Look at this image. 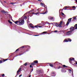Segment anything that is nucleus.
Here are the masks:
<instances>
[{
    "label": "nucleus",
    "instance_id": "nucleus-1",
    "mask_svg": "<svg viewBox=\"0 0 77 77\" xmlns=\"http://www.w3.org/2000/svg\"><path fill=\"white\" fill-rule=\"evenodd\" d=\"M14 23L17 25H18V24H18V23H19V25H20V26H21V25H23V24H24V20H21L19 21H16L14 22Z\"/></svg>",
    "mask_w": 77,
    "mask_h": 77
},
{
    "label": "nucleus",
    "instance_id": "nucleus-2",
    "mask_svg": "<svg viewBox=\"0 0 77 77\" xmlns=\"http://www.w3.org/2000/svg\"><path fill=\"white\" fill-rule=\"evenodd\" d=\"M34 10H32L29 11V14H34V15H37V14H38V13L37 12L36 13H35L34 12H32Z\"/></svg>",
    "mask_w": 77,
    "mask_h": 77
},
{
    "label": "nucleus",
    "instance_id": "nucleus-3",
    "mask_svg": "<svg viewBox=\"0 0 77 77\" xmlns=\"http://www.w3.org/2000/svg\"><path fill=\"white\" fill-rule=\"evenodd\" d=\"M71 41H72L71 39L70 38H68L67 39H65L63 41V42H69H69H71Z\"/></svg>",
    "mask_w": 77,
    "mask_h": 77
},
{
    "label": "nucleus",
    "instance_id": "nucleus-4",
    "mask_svg": "<svg viewBox=\"0 0 77 77\" xmlns=\"http://www.w3.org/2000/svg\"><path fill=\"white\" fill-rule=\"evenodd\" d=\"M72 33V31H69L67 32L66 33V35H68V36H70L71 35Z\"/></svg>",
    "mask_w": 77,
    "mask_h": 77
},
{
    "label": "nucleus",
    "instance_id": "nucleus-5",
    "mask_svg": "<svg viewBox=\"0 0 77 77\" xmlns=\"http://www.w3.org/2000/svg\"><path fill=\"white\" fill-rule=\"evenodd\" d=\"M71 20H72V18H70L68 19V22H67L66 24V26H68V24H69V23H71Z\"/></svg>",
    "mask_w": 77,
    "mask_h": 77
},
{
    "label": "nucleus",
    "instance_id": "nucleus-6",
    "mask_svg": "<svg viewBox=\"0 0 77 77\" xmlns=\"http://www.w3.org/2000/svg\"><path fill=\"white\" fill-rule=\"evenodd\" d=\"M23 48H24V47L23 46L22 47H21L20 48H19L17 49L16 51H15V53H16V52H17V51H18V50H20V51H22L23 50Z\"/></svg>",
    "mask_w": 77,
    "mask_h": 77
},
{
    "label": "nucleus",
    "instance_id": "nucleus-7",
    "mask_svg": "<svg viewBox=\"0 0 77 77\" xmlns=\"http://www.w3.org/2000/svg\"><path fill=\"white\" fill-rule=\"evenodd\" d=\"M74 60V58H70L69 59V62L70 63H72V61Z\"/></svg>",
    "mask_w": 77,
    "mask_h": 77
},
{
    "label": "nucleus",
    "instance_id": "nucleus-8",
    "mask_svg": "<svg viewBox=\"0 0 77 77\" xmlns=\"http://www.w3.org/2000/svg\"><path fill=\"white\" fill-rule=\"evenodd\" d=\"M21 68H20L17 71V74L16 75V77H17V75H18V73L21 71Z\"/></svg>",
    "mask_w": 77,
    "mask_h": 77
},
{
    "label": "nucleus",
    "instance_id": "nucleus-9",
    "mask_svg": "<svg viewBox=\"0 0 77 77\" xmlns=\"http://www.w3.org/2000/svg\"><path fill=\"white\" fill-rule=\"evenodd\" d=\"M74 27H71V28L70 29V31L71 32H72V31H73L74 30H75V29H74Z\"/></svg>",
    "mask_w": 77,
    "mask_h": 77
},
{
    "label": "nucleus",
    "instance_id": "nucleus-10",
    "mask_svg": "<svg viewBox=\"0 0 77 77\" xmlns=\"http://www.w3.org/2000/svg\"><path fill=\"white\" fill-rule=\"evenodd\" d=\"M59 65V63L57 62H56L54 63V65L55 66H56V65Z\"/></svg>",
    "mask_w": 77,
    "mask_h": 77
},
{
    "label": "nucleus",
    "instance_id": "nucleus-11",
    "mask_svg": "<svg viewBox=\"0 0 77 77\" xmlns=\"http://www.w3.org/2000/svg\"><path fill=\"white\" fill-rule=\"evenodd\" d=\"M1 12H2V13H4V14H6V13H7V14H8V13L7 11H5L3 10H2L1 11Z\"/></svg>",
    "mask_w": 77,
    "mask_h": 77
},
{
    "label": "nucleus",
    "instance_id": "nucleus-12",
    "mask_svg": "<svg viewBox=\"0 0 77 77\" xmlns=\"http://www.w3.org/2000/svg\"><path fill=\"white\" fill-rule=\"evenodd\" d=\"M73 18L72 20V21H75V20H76V17H73Z\"/></svg>",
    "mask_w": 77,
    "mask_h": 77
},
{
    "label": "nucleus",
    "instance_id": "nucleus-13",
    "mask_svg": "<svg viewBox=\"0 0 77 77\" xmlns=\"http://www.w3.org/2000/svg\"><path fill=\"white\" fill-rule=\"evenodd\" d=\"M47 12H48V11H47V10H46L45 12L43 13H39V14H45L47 13Z\"/></svg>",
    "mask_w": 77,
    "mask_h": 77
},
{
    "label": "nucleus",
    "instance_id": "nucleus-14",
    "mask_svg": "<svg viewBox=\"0 0 77 77\" xmlns=\"http://www.w3.org/2000/svg\"><path fill=\"white\" fill-rule=\"evenodd\" d=\"M0 59H2V60H3V61H4V62H5V61H6V60H8V59H3L2 58H0Z\"/></svg>",
    "mask_w": 77,
    "mask_h": 77
},
{
    "label": "nucleus",
    "instance_id": "nucleus-15",
    "mask_svg": "<svg viewBox=\"0 0 77 77\" xmlns=\"http://www.w3.org/2000/svg\"><path fill=\"white\" fill-rule=\"evenodd\" d=\"M53 24H56L55 26H56L57 27H59V25L57 23H54Z\"/></svg>",
    "mask_w": 77,
    "mask_h": 77
},
{
    "label": "nucleus",
    "instance_id": "nucleus-16",
    "mask_svg": "<svg viewBox=\"0 0 77 77\" xmlns=\"http://www.w3.org/2000/svg\"><path fill=\"white\" fill-rule=\"evenodd\" d=\"M74 29H77V24H76L74 26Z\"/></svg>",
    "mask_w": 77,
    "mask_h": 77
},
{
    "label": "nucleus",
    "instance_id": "nucleus-17",
    "mask_svg": "<svg viewBox=\"0 0 77 77\" xmlns=\"http://www.w3.org/2000/svg\"><path fill=\"white\" fill-rule=\"evenodd\" d=\"M33 62L34 63H38V61L37 60H34Z\"/></svg>",
    "mask_w": 77,
    "mask_h": 77
},
{
    "label": "nucleus",
    "instance_id": "nucleus-18",
    "mask_svg": "<svg viewBox=\"0 0 77 77\" xmlns=\"http://www.w3.org/2000/svg\"><path fill=\"white\" fill-rule=\"evenodd\" d=\"M67 8H68V7L67 6H65L63 9H63H64L65 10H67V9H66Z\"/></svg>",
    "mask_w": 77,
    "mask_h": 77
},
{
    "label": "nucleus",
    "instance_id": "nucleus-19",
    "mask_svg": "<svg viewBox=\"0 0 77 77\" xmlns=\"http://www.w3.org/2000/svg\"><path fill=\"white\" fill-rule=\"evenodd\" d=\"M37 11L38 12H41V8H38L37 9Z\"/></svg>",
    "mask_w": 77,
    "mask_h": 77
},
{
    "label": "nucleus",
    "instance_id": "nucleus-20",
    "mask_svg": "<svg viewBox=\"0 0 77 77\" xmlns=\"http://www.w3.org/2000/svg\"><path fill=\"white\" fill-rule=\"evenodd\" d=\"M58 27H60L61 28H62V24L60 23L58 25Z\"/></svg>",
    "mask_w": 77,
    "mask_h": 77
},
{
    "label": "nucleus",
    "instance_id": "nucleus-21",
    "mask_svg": "<svg viewBox=\"0 0 77 77\" xmlns=\"http://www.w3.org/2000/svg\"><path fill=\"white\" fill-rule=\"evenodd\" d=\"M30 27H31V28H32V29H35V27H34L33 26H30Z\"/></svg>",
    "mask_w": 77,
    "mask_h": 77
},
{
    "label": "nucleus",
    "instance_id": "nucleus-22",
    "mask_svg": "<svg viewBox=\"0 0 77 77\" xmlns=\"http://www.w3.org/2000/svg\"><path fill=\"white\" fill-rule=\"evenodd\" d=\"M31 64L32 65H33V66H34V65H35V63H34V62L31 63Z\"/></svg>",
    "mask_w": 77,
    "mask_h": 77
},
{
    "label": "nucleus",
    "instance_id": "nucleus-23",
    "mask_svg": "<svg viewBox=\"0 0 77 77\" xmlns=\"http://www.w3.org/2000/svg\"><path fill=\"white\" fill-rule=\"evenodd\" d=\"M49 66H50L51 67H53V64H49Z\"/></svg>",
    "mask_w": 77,
    "mask_h": 77
},
{
    "label": "nucleus",
    "instance_id": "nucleus-24",
    "mask_svg": "<svg viewBox=\"0 0 77 77\" xmlns=\"http://www.w3.org/2000/svg\"><path fill=\"white\" fill-rule=\"evenodd\" d=\"M8 23H10V24H12V22H11L9 20H8Z\"/></svg>",
    "mask_w": 77,
    "mask_h": 77
},
{
    "label": "nucleus",
    "instance_id": "nucleus-25",
    "mask_svg": "<svg viewBox=\"0 0 77 77\" xmlns=\"http://www.w3.org/2000/svg\"><path fill=\"white\" fill-rule=\"evenodd\" d=\"M23 65H24V66H27V63H25L23 64Z\"/></svg>",
    "mask_w": 77,
    "mask_h": 77
},
{
    "label": "nucleus",
    "instance_id": "nucleus-26",
    "mask_svg": "<svg viewBox=\"0 0 77 77\" xmlns=\"http://www.w3.org/2000/svg\"><path fill=\"white\" fill-rule=\"evenodd\" d=\"M34 27H35L36 28H38V25L35 26H34Z\"/></svg>",
    "mask_w": 77,
    "mask_h": 77
},
{
    "label": "nucleus",
    "instance_id": "nucleus-27",
    "mask_svg": "<svg viewBox=\"0 0 77 77\" xmlns=\"http://www.w3.org/2000/svg\"><path fill=\"white\" fill-rule=\"evenodd\" d=\"M2 60H1L0 61V63H2V62H4L3 61L2 62Z\"/></svg>",
    "mask_w": 77,
    "mask_h": 77
},
{
    "label": "nucleus",
    "instance_id": "nucleus-28",
    "mask_svg": "<svg viewBox=\"0 0 77 77\" xmlns=\"http://www.w3.org/2000/svg\"><path fill=\"white\" fill-rule=\"evenodd\" d=\"M63 67H64V68L65 67H68V66H66L65 65H63Z\"/></svg>",
    "mask_w": 77,
    "mask_h": 77
},
{
    "label": "nucleus",
    "instance_id": "nucleus-29",
    "mask_svg": "<svg viewBox=\"0 0 77 77\" xmlns=\"http://www.w3.org/2000/svg\"><path fill=\"white\" fill-rule=\"evenodd\" d=\"M40 5H42V6H44V4H43V3H40Z\"/></svg>",
    "mask_w": 77,
    "mask_h": 77
},
{
    "label": "nucleus",
    "instance_id": "nucleus-30",
    "mask_svg": "<svg viewBox=\"0 0 77 77\" xmlns=\"http://www.w3.org/2000/svg\"><path fill=\"white\" fill-rule=\"evenodd\" d=\"M52 74H53V75H54V74H55V72H52Z\"/></svg>",
    "mask_w": 77,
    "mask_h": 77
},
{
    "label": "nucleus",
    "instance_id": "nucleus-31",
    "mask_svg": "<svg viewBox=\"0 0 77 77\" xmlns=\"http://www.w3.org/2000/svg\"><path fill=\"white\" fill-rule=\"evenodd\" d=\"M10 4H11V5H14V4H15V3L14 2L11 3Z\"/></svg>",
    "mask_w": 77,
    "mask_h": 77
},
{
    "label": "nucleus",
    "instance_id": "nucleus-32",
    "mask_svg": "<svg viewBox=\"0 0 77 77\" xmlns=\"http://www.w3.org/2000/svg\"><path fill=\"white\" fill-rule=\"evenodd\" d=\"M47 32H44L42 33H41L42 34V33H47Z\"/></svg>",
    "mask_w": 77,
    "mask_h": 77
},
{
    "label": "nucleus",
    "instance_id": "nucleus-33",
    "mask_svg": "<svg viewBox=\"0 0 77 77\" xmlns=\"http://www.w3.org/2000/svg\"><path fill=\"white\" fill-rule=\"evenodd\" d=\"M62 23H63V22H62V21H60V24H62Z\"/></svg>",
    "mask_w": 77,
    "mask_h": 77
},
{
    "label": "nucleus",
    "instance_id": "nucleus-34",
    "mask_svg": "<svg viewBox=\"0 0 77 77\" xmlns=\"http://www.w3.org/2000/svg\"><path fill=\"white\" fill-rule=\"evenodd\" d=\"M2 77H5V74H3L2 75Z\"/></svg>",
    "mask_w": 77,
    "mask_h": 77
},
{
    "label": "nucleus",
    "instance_id": "nucleus-35",
    "mask_svg": "<svg viewBox=\"0 0 77 77\" xmlns=\"http://www.w3.org/2000/svg\"><path fill=\"white\" fill-rule=\"evenodd\" d=\"M61 14L62 15H65V14L63 13H61Z\"/></svg>",
    "mask_w": 77,
    "mask_h": 77
},
{
    "label": "nucleus",
    "instance_id": "nucleus-36",
    "mask_svg": "<svg viewBox=\"0 0 77 77\" xmlns=\"http://www.w3.org/2000/svg\"><path fill=\"white\" fill-rule=\"evenodd\" d=\"M53 32H57V30H55L54 31H53Z\"/></svg>",
    "mask_w": 77,
    "mask_h": 77
},
{
    "label": "nucleus",
    "instance_id": "nucleus-37",
    "mask_svg": "<svg viewBox=\"0 0 77 77\" xmlns=\"http://www.w3.org/2000/svg\"><path fill=\"white\" fill-rule=\"evenodd\" d=\"M30 68H32V64L30 65Z\"/></svg>",
    "mask_w": 77,
    "mask_h": 77
},
{
    "label": "nucleus",
    "instance_id": "nucleus-38",
    "mask_svg": "<svg viewBox=\"0 0 77 77\" xmlns=\"http://www.w3.org/2000/svg\"><path fill=\"white\" fill-rule=\"evenodd\" d=\"M24 18L25 19H27V16H25Z\"/></svg>",
    "mask_w": 77,
    "mask_h": 77
},
{
    "label": "nucleus",
    "instance_id": "nucleus-39",
    "mask_svg": "<svg viewBox=\"0 0 77 77\" xmlns=\"http://www.w3.org/2000/svg\"><path fill=\"white\" fill-rule=\"evenodd\" d=\"M27 48H28L29 49L30 48V46H27Z\"/></svg>",
    "mask_w": 77,
    "mask_h": 77
},
{
    "label": "nucleus",
    "instance_id": "nucleus-40",
    "mask_svg": "<svg viewBox=\"0 0 77 77\" xmlns=\"http://www.w3.org/2000/svg\"><path fill=\"white\" fill-rule=\"evenodd\" d=\"M24 53L23 52V53ZM19 54V56H21V55H22V54Z\"/></svg>",
    "mask_w": 77,
    "mask_h": 77
},
{
    "label": "nucleus",
    "instance_id": "nucleus-41",
    "mask_svg": "<svg viewBox=\"0 0 77 77\" xmlns=\"http://www.w3.org/2000/svg\"><path fill=\"white\" fill-rule=\"evenodd\" d=\"M69 72H71V69H69Z\"/></svg>",
    "mask_w": 77,
    "mask_h": 77
},
{
    "label": "nucleus",
    "instance_id": "nucleus-42",
    "mask_svg": "<svg viewBox=\"0 0 77 77\" xmlns=\"http://www.w3.org/2000/svg\"><path fill=\"white\" fill-rule=\"evenodd\" d=\"M75 8V6H72V8Z\"/></svg>",
    "mask_w": 77,
    "mask_h": 77
},
{
    "label": "nucleus",
    "instance_id": "nucleus-43",
    "mask_svg": "<svg viewBox=\"0 0 77 77\" xmlns=\"http://www.w3.org/2000/svg\"><path fill=\"white\" fill-rule=\"evenodd\" d=\"M34 36H39V35H35Z\"/></svg>",
    "mask_w": 77,
    "mask_h": 77
},
{
    "label": "nucleus",
    "instance_id": "nucleus-44",
    "mask_svg": "<svg viewBox=\"0 0 77 77\" xmlns=\"http://www.w3.org/2000/svg\"><path fill=\"white\" fill-rule=\"evenodd\" d=\"M22 75L21 74V75H19V77H21V76H22Z\"/></svg>",
    "mask_w": 77,
    "mask_h": 77
},
{
    "label": "nucleus",
    "instance_id": "nucleus-45",
    "mask_svg": "<svg viewBox=\"0 0 77 77\" xmlns=\"http://www.w3.org/2000/svg\"><path fill=\"white\" fill-rule=\"evenodd\" d=\"M46 23H48V24H50V23H49V22H46Z\"/></svg>",
    "mask_w": 77,
    "mask_h": 77
},
{
    "label": "nucleus",
    "instance_id": "nucleus-46",
    "mask_svg": "<svg viewBox=\"0 0 77 77\" xmlns=\"http://www.w3.org/2000/svg\"><path fill=\"white\" fill-rule=\"evenodd\" d=\"M38 27H42V26H38Z\"/></svg>",
    "mask_w": 77,
    "mask_h": 77
},
{
    "label": "nucleus",
    "instance_id": "nucleus-47",
    "mask_svg": "<svg viewBox=\"0 0 77 77\" xmlns=\"http://www.w3.org/2000/svg\"><path fill=\"white\" fill-rule=\"evenodd\" d=\"M60 66H59L57 68L58 69H59L60 68Z\"/></svg>",
    "mask_w": 77,
    "mask_h": 77
},
{
    "label": "nucleus",
    "instance_id": "nucleus-48",
    "mask_svg": "<svg viewBox=\"0 0 77 77\" xmlns=\"http://www.w3.org/2000/svg\"><path fill=\"white\" fill-rule=\"evenodd\" d=\"M38 2H40V1H42L41 0H38Z\"/></svg>",
    "mask_w": 77,
    "mask_h": 77
},
{
    "label": "nucleus",
    "instance_id": "nucleus-49",
    "mask_svg": "<svg viewBox=\"0 0 77 77\" xmlns=\"http://www.w3.org/2000/svg\"><path fill=\"white\" fill-rule=\"evenodd\" d=\"M28 77H31V75H29V76Z\"/></svg>",
    "mask_w": 77,
    "mask_h": 77
},
{
    "label": "nucleus",
    "instance_id": "nucleus-50",
    "mask_svg": "<svg viewBox=\"0 0 77 77\" xmlns=\"http://www.w3.org/2000/svg\"><path fill=\"white\" fill-rule=\"evenodd\" d=\"M75 17H76V20H77V16H76Z\"/></svg>",
    "mask_w": 77,
    "mask_h": 77
},
{
    "label": "nucleus",
    "instance_id": "nucleus-51",
    "mask_svg": "<svg viewBox=\"0 0 77 77\" xmlns=\"http://www.w3.org/2000/svg\"><path fill=\"white\" fill-rule=\"evenodd\" d=\"M4 3H6V1H4Z\"/></svg>",
    "mask_w": 77,
    "mask_h": 77
},
{
    "label": "nucleus",
    "instance_id": "nucleus-52",
    "mask_svg": "<svg viewBox=\"0 0 77 77\" xmlns=\"http://www.w3.org/2000/svg\"><path fill=\"white\" fill-rule=\"evenodd\" d=\"M31 70H32V71H33V69H31Z\"/></svg>",
    "mask_w": 77,
    "mask_h": 77
},
{
    "label": "nucleus",
    "instance_id": "nucleus-53",
    "mask_svg": "<svg viewBox=\"0 0 77 77\" xmlns=\"http://www.w3.org/2000/svg\"><path fill=\"white\" fill-rule=\"evenodd\" d=\"M76 65H77V62H76Z\"/></svg>",
    "mask_w": 77,
    "mask_h": 77
},
{
    "label": "nucleus",
    "instance_id": "nucleus-54",
    "mask_svg": "<svg viewBox=\"0 0 77 77\" xmlns=\"http://www.w3.org/2000/svg\"><path fill=\"white\" fill-rule=\"evenodd\" d=\"M68 8H70V7H69Z\"/></svg>",
    "mask_w": 77,
    "mask_h": 77
},
{
    "label": "nucleus",
    "instance_id": "nucleus-55",
    "mask_svg": "<svg viewBox=\"0 0 77 77\" xmlns=\"http://www.w3.org/2000/svg\"><path fill=\"white\" fill-rule=\"evenodd\" d=\"M52 19H53V17H52Z\"/></svg>",
    "mask_w": 77,
    "mask_h": 77
}]
</instances>
